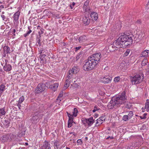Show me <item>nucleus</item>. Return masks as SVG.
I'll list each match as a JSON object with an SVG mask.
<instances>
[{"label": "nucleus", "instance_id": "obj_21", "mask_svg": "<svg viewBox=\"0 0 149 149\" xmlns=\"http://www.w3.org/2000/svg\"><path fill=\"white\" fill-rule=\"evenodd\" d=\"M144 107L146 111L148 112L149 111V100L147 99L146 100Z\"/></svg>", "mask_w": 149, "mask_h": 149}, {"label": "nucleus", "instance_id": "obj_63", "mask_svg": "<svg viewBox=\"0 0 149 149\" xmlns=\"http://www.w3.org/2000/svg\"><path fill=\"white\" fill-rule=\"evenodd\" d=\"M108 68V67L107 66V67H105L104 68V69L105 70H107Z\"/></svg>", "mask_w": 149, "mask_h": 149}, {"label": "nucleus", "instance_id": "obj_50", "mask_svg": "<svg viewBox=\"0 0 149 149\" xmlns=\"http://www.w3.org/2000/svg\"><path fill=\"white\" fill-rule=\"evenodd\" d=\"M81 48V46L77 47L75 48V51L77 52L78 50L80 49Z\"/></svg>", "mask_w": 149, "mask_h": 149}, {"label": "nucleus", "instance_id": "obj_7", "mask_svg": "<svg viewBox=\"0 0 149 149\" xmlns=\"http://www.w3.org/2000/svg\"><path fill=\"white\" fill-rule=\"evenodd\" d=\"M46 84H39L37 86L35 92L36 93H40L44 91L46 89Z\"/></svg>", "mask_w": 149, "mask_h": 149}, {"label": "nucleus", "instance_id": "obj_15", "mask_svg": "<svg viewBox=\"0 0 149 149\" xmlns=\"http://www.w3.org/2000/svg\"><path fill=\"white\" fill-rule=\"evenodd\" d=\"M112 78L111 77H103L102 78V81L104 84L109 83L111 82Z\"/></svg>", "mask_w": 149, "mask_h": 149}, {"label": "nucleus", "instance_id": "obj_19", "mask_svg": "<svg viewBox=\"0 0 149 149\" xmlns=\"http://www.w3.org/2000/svg\"><path fill=\"white\" fill-rule=\"evenodd\" d=\"M149 56V50H146L142 52L141 54V57H146Z\"/></svg>", "mask_w": 149, "mask_h": 149}, {"label": "nucleus", "instance_id": "obj_61", "mask_svg": "<svg viewBox=\"0 0 149 149\" xmlns=\"http://www.w3.org/2000/svg\"><path fill=\"white\" fill-rule=\"evenodd\" d=\"M16 31V30L15 29H13L12 31V32L13 33H15Z\"/></svg>", "mask_w": 149, "mask_h": 149}, {"label": "nucleus", "instance_id": "obj_64", "mask_svg": "<svg viewBox=\"0 0 149 149\" xmlns=\"http://www.w3.org/2000/svg\"><path fill=\"white\" fill-rule=\"evenodd\" d=\"M147 115V113H144L143 115V116H146Z\"/></svg>", "mask_w": 149, "mask_h": 149}, {"label": "nucleus", "instance_id": "obj_1", "mask_svg": "<svg viewBox=\"0 0 149 149\" xmlns=\"http://www.w3.org/2000/svg\"><path fill=\"white\" fill-rule=\"evenodd\" d=\"M133 37L132 34L123 33L109 47L113 48V50H111L112 51L117 50L118 48L120 47L124 48L132 43Z\"/></svg>", "mask_w": 149, "mask_h": 149}, {"label": "nucleus", "instance_id": "obj_5", "mask_svg": "<svg viewBox=\"0 0 149 149\" xmlns=\"http://www.w3.org/2000/svg\"><path fill=\"white\" fill-rule=\"evenodd\" d=\"M88 58L94 62L97 65L100 61V60L101 58V54L100 53L94 54L92 56Z\"/></svg>", "mask_w": 149, "mask_h": 149}, {"label": "nucleus", "instance_id": "obj_33", "mask_svg": "<svg viewBox=\"0 0 149 149\" xmlns=\"http://www.w3.org/2000/svg\"><path fill=\"white\" fill-rule=\"evenodd\" d=\"M73 122V120H68V127L69 128L71 127L72 125V123Z\"/></svg>", "mask_w": 149, "mask_h": 149}, {"label": "nucleus", "instance_id": "obj_51", "mask_svg": "<svg viewBox=\"0 0 149 149\" xmlns=\"http://www.w3.org/2000/svg\"><path fill=\"white\" fill-rule=\"evenodd\" d=\"M69 85H66V84H65L64 86V88L65 89H66L69 87Z\"/></svg>", "mask_w": 149, "mask_h": 149}, {"label": "nucleus", "instance_id": "obj_16", "mask_svg": "<svg viewBox=\"0 0 149 149\" xmlns=\"http://www.w3.org/2000/svg\"><path fill=\"white\" fill-rule=\"evenodd\" d=\"M137 36V38L136 39V40L137 42H138L139 40L142 39L145 36V32H142L141 31V32L140 34L139 35H137L136 37Z\"/></svg>", "mask_w": 149, "mask_h": 149}, {"label": "nucleus", "instance_id": "obj_35", "mask_svg": "<svg viewBox=\"0 0 149 149\" xmlns=\"http://www.w3.org/2000/svg\"><path fill=\"white\" fill-rule=\"evenodd\" d=\"M24 98L23 96H22L19 99L18 102L20 103H22L24 100Z\"/></svg>", "mask_w": 149, "mask_h": 149}, {"label": "nucleus", "instance_id": "obj_36", "mask_svg": "<svg viewBox=\"0 0 149 149\" xmlns=\"http://www.w3.org/2000/svg\"><path fill=\"white\" fill-rule=\"evenodd\" d=\"M128 116L127 115H124L123 118V120L125 121H127L128 119Z\"/></svg>", "mask_w": 149, "mask_h": 149}, {"label": "nucleus", "instance_id": "obj_60", "mask_svg": "<svg viewBox=\"0 0 149 149\" xmlns=\"http://www.w3.org/2000/svg\"><path fill=\"white\" fill-rule=\"evenodd\" d=\"M60 98H61L60 97V96H59L57 98V100H59L60 101H61V100L60 99Z\"/></svg>", "mask_w": 149, "mask_h": 149}, {"label": "nucleus", "instance_id": "obj_31", "mask_svg": "<svg viewBox=\"0 0 149 149\" xmlns=\"http://www.w3.org/2000/svg\"><path fill=\"white\" fill-rule=\"evenodd\" d=\"M6 86L4 84H2L0 86V91L2 92H3L5 90Z\"/></svg>", "mask_w": 149, "mask_h": 149}, {"label": "nucleus", "instance_id": "obj_25", "mask_svg": "<svg viewBox=\"0 0 149 149\" xmlns=\"http://www.w3.org/2000/svg\"><path fill=\"white\" fill-rule=\"evenodd\" d=\"M105 116H103L100 117V118L98 119V120H99L100 122V124H102L103 123V122L105 121Z\"/></svg>", "mask_w": 149, "mask_h": 149}, {"label": "nucleus", "instance_id": "obj_10", "mask_svg": "<svg viewBox=\"0 0 149 149\" xmlns=\"http://www.w3.org/2000/svg\"><path fill=\"white\" fill-rule=\"evenodd\" d=\"M46 87L48 88L52 89L54 91L57 88L58 86V84L57 83L52 84V81H49L46 83Z\"/></svg>", "mask_w": 149, "mask_h": 149}, {"label": "nucleus", "instance_id": "obj_34", "mask_svg": "<svg viewBox=\"0 0 149 149\" xmlns=\"http://www.w3.org/2000/svg\"><path fill=\"white\" fill-rule=\"evenodd\" d=\"M72 74V73H71L70 71H69L68 74L67 76V77L68 78V79H69L70 80V79L72 78L73 74Z\"/></svg>", "mask_w": 149, "mask_h": 149}, {"label": "nucleus", "instance_id": "obj_54", "mask_svg": "<svg viewBox=\"0 0 149 149\" xmlns=\"http://www.w3.org/2000/svg\"><path fill=\"white\" fill-rule=\"evenodd\" d=\"M146 72L147 73L149 74V68L146 69Z\"/></svg>", "mask_w": 149, "mask_h": 149}, {"label": "nucleus", "instance_id": "obj_4", "mask_svg": "<svg viewBox=\"0 0 149 149\" xmlns=\"http://www.w3.org/2000/svg\"><path fill=\"white\" fill-rule=\"evenodd\" d=\"M15 138V136L12 133L3 135L0 138V140L3 142L10 141Z\"/></svg>", "mask_w": 149, "mask_h": 149}, {"label": "nucleus", "instance_id": "obj_49", "mask_svg": "<svg viewBox=\"0 0 149 149\" xmlns=\"http://www.w3.org/2000/svg\"><path fill=\"white\" fill-rule=\"evenodd\" d=\"M37 45H40V39H38H38L37 40Z\"/></svg>", "mask_w": 149, "mask_h": 149}, {"label": "nucleus", "instance_id": "obj_12", "mask_svg": "<svg viewBox=\"0 0 149 149\" xmlns=\"http://www.w3.org/2000/svg\"><path fill=\"white\" fill-rule=\"evenodd\" d=\"M8 61L6 60H5V64L3 67L4 70L6 72L9 71L11 70L12 67L10 65L8 64Z\"/></svg>", "mask_w": 149, "mask_h": 149}, {"label": "nucleus", "instance_id": "obj_42", "mask_svg": "<svg viewBox=\"0 0 149 149\" xmlns=\"http://www.w3.org/2000/svg\"><path fill=\"white\" fill-rule=\"evenodd\" d=\"M74 117L73 114H71L69 117V120H73L74 119Z\"/></svg>", "mask_w": 149, "mask_h": 149}, {"label": "nucleus", "instance_id": "obj_29", "mask_svg": "<svg viewBox=\"0 0 149 149\" xmlns=\"http://www.w3.org/2000/svg\"><path fill=\"white\" fill-rule=\"evenodd\" d=\"M6 112L5 111V109L3 108L0 109V116H2L5 115Z\"/></svg>", "mask_w": 149, "mask_h": 149}, {"label": "nucleus", "instance_id": "obj_44", "mask_svg": "<svg viewBox=\"0 0 149 149\" xmlns=\"http://www.w3.org/2000/svg\"><path fill=\"white\" fill-rule=\"evenodd\" d=\"M100 122L99 120H98V119L97 120H96V123L95 126H97L99 125V124H98V123L100 124Z\"/></svg>", "mask_w": 149, "mask_h": 149}, {"label": "nucleus", "instance_id": "obj_46", "mask_svg": "<svg viewBox=\"0 0 149 149\" xmlns=\"http://www.w3.org/2000/svg\"><path fill=\"white\" fill-rule=\"evenodd\" d=\"M77 143L81 145L82 143V142L81 140V139H78L77 141Z\"/></svg>", "mask_w": 149, "mask_h": 149}, {"label": "nucleus", "instance_id": "obj_53", "mask_svg": "<svg viewBox=\"0 0 149 149\" xmlns=\"http://www.w3.org/2000/svg\"><path fill=\"white\" fill-rule=\"evenodd\" d=\"M136 23L138 24H140L141 23V20H137V21L136 22Z\"/></svg>", "mask_w": 149, "mask_h": 149}, {"label": "nucleus", "instance_id": "obj_8", "mask_svg": "<svg viewBox=\"0 0 149 149\" xmlns=\"http://www.w3.org/2000/svg\"><path fill=\"white\" fill-rule=\"evenodd\" d=\"M81 120L84 124H87L88 126H91L94 122V120L93 117H91L89 118H82Z\"/></svg>", "mask_w": 149, "mask_h": 149}, {"label": "nucleus", "instance_id": "obj_59", "mask_svg": "<svg viewBox=\"0 0 149 149\" xmlns=\"http://www.w3.org/2000/svg\"><path fill=\"white\" fill-rule=\"evenodd\" d=\"M67 113L68 116V117H69L71 115V114H70V113H68L67 112Z\"/></svg>", "mask_w": 149, "mask_h": 149}, {"label": "nucleus", "instance_id": "obj_24", "mask_svg": "<svg viewBox=\"0 0 149 149\" xmlns=\"http://www.w3.org/2000/svg\"><path fill=\"white\" fill-rule=\"evenodd\" d=\"M112 99L110 103L108 105V107L110 109L113 108L114 107V106H115L116 105H117L116 104H113V103L112 102Z\"/></svg>", "mask_w": 149, "mask_h": 149}, {"label": "nucleus", "instance_id": "obj_57", "mask_svg": "<svg viewBox=\"0 0 149 149\" xmlns=\"http://www.w3.org/2000/svg\"><path fill=\"white\" fill-rule=\"evenodd\" d=\"M145 108H142V112H144V111H145Z\"/></svg>", "mask_w": 149, "mask_h": 149}, {"label": "nucleus", "instance_id": "obj_45", "mask_svg": "<svg viewBox=\"0 0 149 149\" xmlns=\"http://www.w3.org/2000/svg\"><path fill=\"white\" fill-rule=\"evenodd\" d=\"M83 9L85 12H87L88 9V8L87 7H86V6H83Z\"/></svg>", "mask_w": 149, "mask_h": 149}, {"label": "nucleus", "instance_id": "obj_18", "mask_svg": "<svg viewBox=\"0 0 149 149\" xmlns=\"http://www.w3.org/2000/svg\"><path fill=\"white\" fill-rule=\"evenodd\" d=\"M78 40L80 43H82L86 42L87 38L85 36H82L79 37Z\"/></svg>", "mask_w": 149, "mask_h": 149}, {"label": "nucleus", "instance_id": "obj_41", "mask_svg": "<svg viewBox=\"0 0 149 149\" xmlns=\"http://www.w3.org/2000/svg\"><path fill=\"white\" fill-rule=\"evenodd\" d=\"M1 17L2 18V19L3 20L5 21H7L8 20V18H6L5 16L3 15H1Z\"/></svg>", "mask_w": 149, "mask_h": 149}, {"label": "nucleus", "instance_id": "obj_48", "mask_svg": "<svg viewBox=\"0 0 149 149\" xmlns=\"http://www.w3.org/2000/svg\"><path fill=\"white\" fill-rule=\"evenodd\" d=\"M98 110V109L96 107L94 108V109L92 111L93 112H95L96 111Z\"/></svg>", "mask_w": 149, "mask_h": 149}, {"label": "nucleus", "instance_id": "obj_26", "mask_svg": "<svg viewBox=\"0 0 149 149\" xmlns=\"http://www.w3.org/2000/svg\"><path fill=\"white\" fill-rule=\"evenodd\" d=\"M25 131L24 130L21 131L17 133V136L19 137H21L24 135Z\"/></svg>", "mask_w": 149, "mask_h": 149}, {"label": "nucleus", "instance_id": "obj_40", "mask_svg": "<svg viewBox=\"0 0 149 149\" xmlns=\"http://www.w3.org/2000/svg\"><path fill=\"white\" fill-rule=\"evenodd\" d=\"M40 31H39L38 33L39 34V36H40V37L41 36V35L43 33L44 30L42 29H40Z\"/></svg>", "mask_w": 149, "mask_h": 149}, {"label": "nucleus", "instance_id": "obj_9", "mask_svg": "<svg viewBox=\"0 0 149 149\" xmlns=\"http://www.w3.org/2000/svg\"><path fill=\"white\" fill-rule=\"evenodd\" d=\"M43 115L38 113L33 116L31 118V121L33 123H36L38 122L40 118H41Z\"/></svg>", "mask_w": 149, "mask_h": 149}, {"label": "nucleus", "instance_id": "obj_20", "mask_svg": "<svg viewBox=\"0 0 149 149\" xmlns=\"http://www.w3.org/2000/svg\"><path fill=\"white\" fill-rule=\"evenodd\" d=\"M119 67L120 69H121L123 70H125V61H123L121 63H120L119 66Z\"/></svg>", "mask_w": 149, "mask_h": 149}, {"label": "nucleus", "instance_id": "obj_39", "mask_svg": "<svg viewBox=\"0 0 149 149\" xmlns=\"http://www.w3.org/2000/svg\"><path fill=\"white\" fill-rule=\"evenodd\" d=\"M133 115V112L132 111H130L129 114H128V116L130 118H131V117Z\"/></svg>", "mask_w": 149, "mask_h": 149}, {"label": "nucleus", "instance_id": "obj_47", "mask_svg": "<svg viewBox=\"0 0 149 149\" xmlns=\"http://www.w3.org/2000/svg\"><path fill=\"white\" fill-rule=\"evenodd\" d=\"M75 4V3L74 2H73L72 3V4L70 5V7L71 9H72L73 8V7L74 6Z\"/></svg>", "mask_w": 149, "mask_h": 149}, {"label": "nucleus", "instance_id": "obj_2", "mask_svg": "<svg viewBox=\"0 0 149 149\" xmlns=\"http://www.w3.org/2000/svg\"><path fill=\"white\" fill-rule=\"evenodd\" d=\"M127 100L124 93H123L121 95H119L116 97L112 98V102L113 104H121L125 103Z\"/></svg>", "mask_w": 149, "mask_h": 149}, {"label": "nucleus", "instance_id": "obj_56", "mask_svg": "<svg viewBox=\"0 0 149 149\" xmlns=\"http://www.w3.org/2000/svg\"><path fill=\"white\" fill-rule=\"evenodd\" d=\"M80 55V54H79L77 56L76 58L77 59H78L79 58V56Z\"/></svg>", "mask_w": 149, "mask_h": 149}, {"label": "nucleus", "instance_id": "obj_62", "mask_svg": "<svg viewBox=\"0 0 149 149\" xmlns=\"http://www.w3.org/2000/svg\"><path fill=\"white\" fill-rule=\"evenodd\" d=\"M54 146L56 147V149H58V146H57V144H54Z\"/></svg>", "mask_w": 149, "mask_h": 149}, {"label": "nucleus", "instance_id": "obj_23", "mask_svg": "<svg viewBox=\"0 0 149 149\" xmlns=\"http://www.w3.org/2000/svg\"><path fill=\"white\" fill-rule=\"evenodd\" d=\"M73 74H76L78 72L77 67H74L70 71Z\"/></svg>", "mask_w": 149, "mask_h": 149}, {"label": "nucleus", "instance_id": "obj_14", "mask_svg": "<svg viewBox=\"0 0 149 149\" xmlns=\"http://www.w3.org/2000/svg\"><path fill=\"white\" fill-rule=\"evenodd\" d=\"M42 149H50V144L46 141H45L43 143V145L41 147Z\"/></svg>", "mask_w": 149, "mask_h": 149}, {"label": "nucleus", "instance_id": "obj_32", "mask_svg": "<svg viewBox=\"0 0 149 149\" xmlns=\"http://www.w3.org/2000/svg\"><path fill=\"white\" fill-rule=\"evenodd\" d=\"M130 49H127L126 52L123 55V57H126L130 53Z\"/></svg>", "mask_w": 149, "mask_h": 149}, {"label": "nucleus", "instance_id": "obj_27", "mask_svg": "<svg viewBox=\"0 0 149 149\" xmlns=\"http://www.w3.org/2000/svg\"><path fill=\"white\" fill-rule=\"evenodd\" d=\"M28 31H27L26 33H25L24 36L25 37H26L28 36L32 32V31L31 30L30 27H28Z\"/></svg>", "mask_w": 149, "mask_h": 149}, {"label": "nucleus", "instance_id": "obj_55", "mask_svg": "<svg viewBox=\"0 0 149 149\" xmlns=\"http://www.w3.org/2000/svg\"><path fill=\"white\" fill-rule=\"evenodd\" d=\"M4 8V6L3 5H1L0 6V9H1L2 8Z\"/></svg>", "mask_w": 149, "mask_h": 149}, {"label": "nucleus", "instance_id": "obj_6", "mask_svg": "<svg viewBox=\"0 0 149 149\" xmlns=\"http://www.w3.org/2000/svg\"><path fill=\"white\" fill-rule=\"evenodd\" d=\"M131 81L133 85L139 84L141 82V77L139 75H137L130 78Z\"/></svg>", "mask_w": 149, "mask_h": 149}, {"label": "nucleus", "instance_id": "obj_58", "mask_svg": "<svg viewBox=\"0 0 149 149\" xmlns=\"http://www.w3.org/2000/svg\"><path fill=\"white\" fill-rule=\"evenodd\" d=\"M21 103H19V102H18V103H17V106L18 107H20L21 106Z\"/></svg>", "mask_w": 149, "mask_h": 149}, {"label": "nucleus", "instance_id": "obj_43", "mask_svg": "<svg viewBox=\"0 0 149 149\" xmlns=\"http://www.w3.org/2000/svg\"><path fill=\"white\" fill-rule=\"evenodd\" d=\"M70 80L69 79H67L66 81L65 84L68 85H70Z\"/></svg>", "mask_w": 149, "mask_h": 149}, {"label": "nucleus", "instance_id": "obj_38", "mask_svg": "<svg viewBox=\"0 0 149 149\" xmlns=\"http://www.w3.org/2000/svg\"><path fill=\"white\" fill-rule=\"evenodd\" d=\"M89 3V0H87L84 3L83 6H86V7H87L88 6Z\"/></svg>", "mask_w": 149, "mask_h": 149}, {"label": "nucleus", "instance_id": "obj_11", "mask_svg": "<svg viewBox=\"0 0 149 149\" xmlns=\"http://www.w3.org/2000/svg\"><path fill=\"white\" fill-rule=\"evenodd\" d=\"M20 13L19 11H18L14 14L13 17V22L14 24H15L18 22V19Z\"/></svg>", "mask_w": 149, "mask_h": 149}, {"label": "nucleus", "instance_id": "obj_17", "mask_svg": "<svg viewBox=\"0 0 149 149\" xmlns=\"http://www.w3.org/2000/svg\"><path fill=\"white\" fill-rule=\"evenodd\" d=\"M90 16L91 19L93 20H96L98 18L97 14L95 12H92L90 15Z\"/></svg>", "mask_w": 149, "mask_h": 149}, {"label": "nucleus", "instance_id": "obj_52", "mask_svg": "<svg viewBox=\"0 0 149 149\" xmlns=\"http://www.w3.org/2000/svg\"><path fill=\"white\" fill-rule=\"evenodd\" d=\"M140 118L141 119H145L146 118V117L145 116H140Z\"/></svg>", "mask_w": 149, "mask_h": 149}, {"label": "nucleus", "instance_id": "obj_3", "mask_svg": "<svg viewBox=\"0 0 149 149\" xmlns=\"http://www.w3.org/2000/svg\"><path fill=\"white\" fill-rule=\"evenodd\" d=\"M85 64L83 68L86 71H88L92 70L96 65V63L92 61L88 57L87 59L85 61Z\"/></svg>", "mask_w": 149, "mask_h": 149}, {"label": "nucleus", "instance_id": "obj_13", "mask_svg": "<svg viewBox=\"0 0 149 149\" xmlns=\"http://www.w3.org/2000/svg\"><path fill=\"white\" fill-rule=\"evenodd\" d=\"M82 21L85 25H88L90 23V19L88 17L85 16L83 17Z\"/></svg>", "mask_w": 149, "mask_h": 149}, {"label": "nucleus", "instance_id": "obj_37", "mask_svg": "<svg viewBox=\"0 0 149 149\" xmlns=\"http://www.w3.org/2000/svg\"><path fill=\"white\" fill-rule=\"evenodd\" d=\"M120 77L119 76H118L115 77L113 80V81L115 82H116L120 80Z\"/></svg>", "mask_w": 149, "mask_h": 149}, {"label": "nucleus", "instance_id": "obj_30", "mask_svg": "<svg viewBox=\"0 0 149 149\" xmlns=\"http://www.w3.org/2000/svg\"><path fill=\"white\" fill-rule=\"evenodd\" d=\"M148 63V60L146 59H144L142 61L141 64L142 66H145Z\"/></svg>", "mask_w": 149, "mask_h": 149}, {"label": "nucleus", "instance_id": "obj_28", "mask_svg": "<svg viewBox=\"0 0 149 149\" xmlns=\"http://www.w3.org/2000/svg\"><path fill=\"white\" fill-rule=\"evenodd\" d=\"M78 112V110L76 108H74V111L73 112V116L75 117L77 116V113Z\"/></svg>", "mask_w": 149, "mask_h": 149}, {"label": "nucleus", "instance_id": "obj_22", "mask_svg": "<svg viewBox=\"0 0 149 149\" xmlns=\"http://www.w3.org/2000/svg\"><path fill=\"white\" fill-rule=\"evenodd\" d=\"M4 53L5 54L10 53V48L7 46H5L3 47Z\"/></svg>", "mask_w": 149, "mask_h": 149}]
</instances>
